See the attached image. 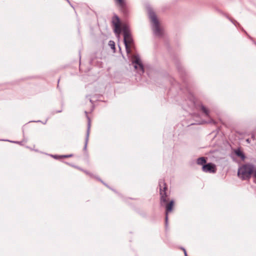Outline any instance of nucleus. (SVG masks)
<instances>
[{
    "mask_svg": "<svg viewBox=\"0 0 256 256\" xmlns=\"http://www.w3.org/2000/svg\"><path fill=\"white\" fill-rule=\"evenodd\" d=\"M132 63L138 74L141 75L144 72V66L138 55L134 56Z\"/></svg>",
    "mask_w": 256,
    "mask_h": 256,
    "instance_id": "39448f33",
    "label": "nucleus"
},
{
    "mask_svg": "<svg viewBox=\"0 0 256 256\" xmlns=\"http://www.w3.org/2000/svg\"><path fill=\"white\" fill-rule=\"evenodd\" d=\"M213 122V120H211L210 121L208 122Z\"/></svg>",
    "mask_w": 256,
    "mask_h": 256,
    "instance_id": "6ab92c4d",
    "label": "nucleus"
},
{
    "mask_svg": "<svg viewBox=\"0 0 256 256\" xmlns=\"http://www.w3.org/2000/svg\"><path fill=\"white\" fill-rule=\"evenodd\" d=\"M231 21L235 26H236V24H238V22L236 21L232 20Z\"/></svg>",
    "mask_w": 256,
    "mask_h": 256,
    "instance_id": "dca6fc26",
    "label": "nucleus"
},
{
    "mask_svg": "<svg viewBox=\"0 0 256 256\" xmlns=\"http://www.w3.org/2000/svg\"><path fill=\"white\" fill-rule=\"evenodd\" d=\"M122 31L124 32V41L125 45L126 52L128 54L130 52V46L132 44L133 40L130 34V28L126 24L122 26Z\"/></svg>",
    "mask_w": 256,
    "mask_h": 256,
    "instance_id": "20e7f679",
    "label": "nucleus"
},
{
    "mask_svg": "<svg viewBox=\"0 0 256 256\" xmlns=\"http://www.w3.org/2000/svg\"><path fill=\"white\" fill-rule=\"evenodd\" d=\"M112 23L114 26V32L118 34H120L121 32L120 21L118 17L116 15L113 16Z\"/></svg>",
    "mask_w": 256,
    "mask_h": 256,
    "instance_id": "423d86ee",
    "label": "nucleus"
},
{
    "mask_svg": "<svg viewBox=\"0 0 256 256\" xmlns=\"http://www.w3.org/2000/svg\"><path fill=\"white\" fill-rule=\"evenodd\" d=\"M201 108L203 112L206 114V116H209V110L202 105L201 106Z\"/></svg>",
    "mask_w": 256,
    "mask_h": 256,
    "instance_id": "9b49d317",
    "label": "nucleus"
},
{
    "mask_svg": "<svg viewBox=\"0 0 256 256\" xmlns=\"http://www.w3.org/2000/svg\"><path fill=\"white\" fill-rule=\"evenodd\" d=\"M116 2H118V4L121 7L124 6L125 4H124V0H116Z\"/></svg>",
    "mask_w": 256,
    "mask_h": 256,
    "instance_id": "f8f14e48",
    "label": "nucleus"
},
{
    "mask_svg": "<svg viewBox=\"0 0 256 256\" xmlns=\"http://www.w3.org/2000/svg\"><path fill=\"white\" fill-rule=\"evenodd\" d=\"M69 4H70V2L68 0H66Z\"/></svg>",
    "mask_w": 256,
    "mask_h": 256,
    "instance_id": "aec40b11",
    "label": "nucleus"
},
{
    "mask_svg": "<svg viewBox=\"0 0 256 256\" xmlns=\"http://www.w3.org/2000/svg\"><path fill=\"white\" fill-rule=\"evenodd\" d=\"M191 102H192V103L193 104H194V100H191Z\"/></svg>",
    "mask_w": 256,
    "mask_h": 256,
    "instance_id": "a211bd4d",
    "label": "nucleus"
},
{
    "mask_svg": "<svg viewBox=\"0 0 256 256\" xmlns=\"http://www.w3.org/2000/svg\"><path fill=\"white\" fill-rule=\"evenodd\" d=\"M109 46L112 49H115V44L114 41L110 40L108 43Z\"/></svg>",
    "mask_w": 256,
    "mask_h": 256,
    "instance_id": "ddd939ff",
    "label": "nucleus"
},
{
    "mask_svg": "<svg viewBox=\"0 0 256 256\" xmlns=\"http://www.w3.org/2000/svg\"><path fill=\"white\" fill-rule=\"evenodd\" d=\"M254 178H255L256 181H254L255 182H256V168H254V171L252 174Z\"/></svg>",
    "mask_w": 256,
    "mask_h": 256,
    "instance_id": "4468645a",
    "label": "nucleus"
},
{
    "mask_svg": "<svg viewBox=\"0 0 256 256\" xmlns=\"http://www.w3.org/2000/svg\"><path fill=\"white\" fill-rule=\"evenodd\" d=\"M236 154L240 157L242 160H244L245 158V156L244 154L240 150V149H237L235 150Z\"/></svg>",
    "mask_w": 256,
    "mask_h": 256,
    "instance_id": "1a4fd4ad",
    "label": "nucleus"
},
{
    "mask_svg": "<svg viewBox=\"0 0 256 256\" xmlns=\"http://www.w3.org/2000/svg\"><path fill=\"white\" fill-rule=\"evenodd\" d=\"M246 141H247L248 142H249V140H248H248H246Z\"/></svg>",
    "mask_w": 256,
    "mask_h": 256,
    "instance_id": "412c9836",
    "label": "nucleus"
},
{
    "mask_svg": "<svg viewBox=\"0 0 256 256\" xmlns=\"http://www.w3.org/2000/svg\"><path fill=\"white\" fill-rule=\"evenodd\" d=\"M88 128H87L86 135V137L84 150H86V146H87V144H88V140L90 128V118L88 116Z\"/></svg>",
    "mask_w": 256,
    "mask_h": 256,
    "instance_id": "6e6552de",
    "label": "nucleus"
},
{
    "mask_svg": "<svg viewBox=\"0 0 256 256\" xmlns=\"http://www.w3.org/2000/svg\"><path fill=\"white\" fill-rule=\"evenodd\" d=\"M206 163V160L204 157H201L197 160V164L200 165H205Z\"/></svg>",
    "mask_w": 256,
    "mask_h": 256,
    "instance_id": "9d476101",
    "label": "nucleus"
},
{
    "mask_svg": "<svg viewBox=\"0 0 256 256\" xmlns=\"http://www.w3.org/2000/svg\"><path fill=\"white\" fill-rule=\"evenodd\" d=\"M148 12L150 18L152 23V28L154 34L157 36L162 34V30L160 27L159 22L156 15L150 7H148Z\"/></svg>",
    "mask_w": 256,
    "mask_h": 256,
    "instance_id": "7ed1b4c3",
    "label": "nucleus"
},
{
    "mask_svg": "<svg viewBox=\"0 0 256 256\" xmlns=\"http://www.w3.org/2000/svg\"><path fill=\"white\" fill-rule=\"evenodd\" d=\"M183 250H184V254L186 256H187V254H186V250L185 249L183 248Z\"/></svg>",
    "mask_w": 256,
    "mask_h": 256,
    "instance_id": "f3484780",
    "label": "nucleus"
},
{
    "mask_svg": "<svg viewBox=\"0 0 256 256\" xmlns=\"http://www.w3.org/2000/svg\"><path fill=\"white\" fill-rule=\"evenodd\" d=\"M254 171V165L247 164L242 165L238 168V176L242 180H249Z\"/></svg>",
    "mask_w": 256,
    "mask_h": 256,
    "instance_id": "f03ea898",
    "label": "nucleus"
},
{
    "mask_svg": "<svg viewBox=\"0 0 256 256\" xmlns=\"http://www.w3.org/2000/svg\"><path fill=\"white\" fill-rule=\"evenodd\" d=\"M202 170L205 172L215 173L216 171V167L214 164L210 162L203 165Z\"/></svg>",
    "mask_w": 256,
    "mask_h": 256,
    "instance_id": "0eeeda50",
    "label": "nucleus"
},
{
    "mask_svg": "<svg viewBox=\"0 0 256 256\" xmlns=\"http://www.w3.org/2000/svg\"><path fill=\"white\" fill-rule=\"evenodd\" d=\"M160 194V204L162 206H165L166 208L165 222L166 226H167L168 223V212H171L174 206V200H172L168 202V195L166 192L167 189L166 183L164 180H159Z\"/></svg>",
    "mask_w": 256,
    "mask_h": 256,
    "instance_id": "f257e3e1",
    "label": "nucleus"
},
{
    "mask_svg": "<svg viewBox=\"0 0 256 256\" xmlns=\"http://www.w3.org/2000/svg\"><path fill=\"white\" fill-rule=\"evenodd\" d=\"M72 156V154H69V155H64L60 156V158H69Z\"/></svg>",
    "mask_w": 256,
    "mask_h": 256,
    "instance_id": "2eb2a0df",
    "label": "nucleus"
}]
</instances>
